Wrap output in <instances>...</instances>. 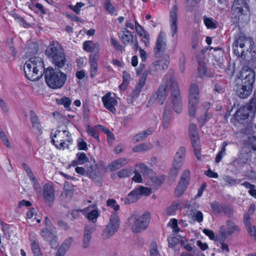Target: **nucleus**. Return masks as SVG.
I'll return each instance as SVG.
<instances>
[{
  "label": "nucleus",
  "instance_id": "22",
  "mask_svg": "<svg viewBox=\"0 0 256 256\" xmlns=\"http://www.w3.org/2000/svg\"><path fill=\"white\" fill-rule=\"evenodd\" d=\"M22 168L26 172L28 176L29 177L30 180L32 184L34 189L35 190L36 192L38 194H40L42 192L40 186L38 182L37 179L34 175L30 168L26 164H22Z\"/></svg>",
  "mask_w": 256,
  "mask_h": 256
},
{
  "label": "nucleus",
  "instance_id": "41",
  "mask_svg": "<svg viewBox=\"0 0 256 256\" xmlns=\"http://www.w3.org/2000/svg\"><path fill=\"white\" fill-rule=\"evenodd\" d=\"M227 145H228L227 142H222V148L217 154L216 159H215V162L216 163H218L222 160L223 156H224L226 154V148L227 146Z\"/></svg>",
  "mask_w": 256,
  "mask_h": 256
},
{
  "label": "nucleus",
  "instance_id": "25",
  "mask_svg": "<svg viewBox=\"0 0 256 256\" xmlns=\"http://www.w3.org/2000/svg\"><path fill=\"white\" fill-rule=\"evenodd\" d=\"M172 116V112L170 110V106L168 105V102L164 110L162 117V124L164 128H169Z\"/></svg>",
  "mask_w": 256,
  "mask_h": 256
},
{
  "label": "nucleus",
  "instance_id": "40",
  "mask_svg": "<svg viewBox=\"0 0 256 256\" xmlns=\"http://www.w3.org/2000/svg\"><path fill=\"white\" fill-rule=\"evenodd\" d=\"M100 216V212L97 209H94L90 210V212L88 213L86 218L88 220L95 222L96 221L98 218Z\"/></svg>",
  "mask_w": 256,
  "mask_h": 256
},
{
  "label": "nucleus",
  "instance_id": "26",
  "mask_svg": "<svg viewBox=\"0 0 256 256\" xmlns=\"http://www.w3.org/2000/svg\"><path fill=\"white\" fill-rule=\"evenodd\" d=\"M250 218L248 214H244V222L248 234L256 241V226L252 225Z\"/></svg>",
  "mask_w": 256,
  "mask_h": 256
},
{
  "label": "nucleus",
  "instance_id": "51",
  "mask_svg": "<svg viewBox=\"0 0 256 256\" xmlns=\"http://www.w3.org/2000/svg\"><path fill=\"white\" fill-rule=\"evenodd\" d=\"M106 206L112 208L114 210V212L118 211L120 208V206L116 203V201L114 199H108L106 202Z\"/></svg>",
  "mask_w": 256,
  "mask_h": 256
},
{
  "label": "nucleus",
  "instance_id": "43",
  "mask_svg": "<svg viewBox=\"0 0 256 256\" xmlns=\"http://www.w3.org/2000/svg\"><path fill=\"white\" fill-rule=\"evenodd\" d=\"M96 207V206L95 205H92V206H88L87 208L83 209V210H74L72 212V216L73 218L74 219H76V218H78L80 216V212H84L86 211H88V210H90V208H95Z\"/></svg>",
  "mask_w": 256,
  "mask_h": 256
},
{
  "label": "nucleus",
  "instance_id": "23",
  "mask_svg": "<svg viewBox=\"0 0 256 256\" xmlns=\"http://www.w3.org/2000/svg\"><path fill=\"white\" fill-rule=\"evenodd\" d=\"M103 170L102 166H99L98 164L90 165L88 167V174L93 180L99 181L101 179V173Z\"/></svg>",
  "mask_w": 256,
  "mask_h": 256
},
{
  "label": "nucleus",
  "instance_id": "20",
  "mask_svg": "<svg viewBox=\"0 0 256 256\" xmlns=\"http://www.w3.org/2000/svg\"><path fill=\"white\" fill-rule=\"evenodd\" d=\"M232 10L234 12L240 14H246L249 12L248 6L244 0H234Z\"/></svg>",
  "mask_w": 256,
  "mask_h": 256
},
{
  "label": "nucleus",
  "instance_id": "42",
  "mask_svg": "<svg viewBox=\"0 0 256 256\" xmlns=\"http://www.w3.org/2000/svg\"><path fill=\"white\" fill-rule=\"evenodd\" d=\"M179 204L177 202H174L170 206L166 209V214L168 216H172L175 214L176 210L178 209Z\"/></svg>",
  "mask_w": 256,
  "mask_h": 256
},
{
  "label": "nucleus",
  "instance_id": "17",
  "mask_svg": "<svg viewBox=\"0 0 256 256\" xmlns=\"http://www.w3.org/2000/svg\"><path fill=\"white\" fill-rule=\"evenodd\" d=\"M166 47V34L161 32L156 40L154 52L156 57H160L164 52Z\"/></svg>",
  "mask_w": 256,
  "mask_h": 256
},
{
  "label": "nucleus",
  "instance_id": "9",
  "mask_svg": "<svg viewBox=\"0 0 256 256\" xmlns=\"http://www.w3.org/2000/svg\"><path fill=\"white\" fill-rule=\"evenodd\" d=\"M120 227V218L117 213L112 214L108 223L104 230L102 236L108 239L114 235L118 230Z\"/></svg>",
  "mask_w": 256,
  "mask_h": 256
},
{
  "label": "nucleus",
  "instance_id": "38",
  "mask_svg": "<svg viewBox=\"0 0 256 256\" xmlns=\"http://www.w3.org/2000/svg\"><path fill=\"white\" fill-rule=\"evenodd\" d=\"M212 210L215 214H219L223 212L224 206L216 201L210 203Z\"/></svg>",
  "mask_w": 256,
  "mask_h": 256
},
{
  "label": "nucleus",
  "instance_id": "29",
  "mask_svg": "<svg viewBox=\"0 0 256 256\" xmlns=\"http://www.w3.org/2000/svg\"><path fill=\"white\" fill-rule=\"evenodd\" d=\"M128 162L126 158H120L112 162L109 165V168L111 171H114L124 166Z\"/></svg>",
  "mask_w": 256,
  "mask_h": 256
},
{
  "label": "nucleus",
  "instance_id": "18",
  "mask_svg": "<svg viewBox=\"0 0 256 256\" xmlns=\"http://www.w3.org/2000/svg\"><path fill=\"white\" fill-rule=\"evenodd\" d=\"M104 107L112 114H116V110L115 106L118 104L117 100L112 96L110 92L106 93L102 98Z\"/></svg>",
  "mask_w": 256,
  "mask_h": 256
},
{
  "label": "nucleus",
  "instance_id": "27",
  "mask_svg": "<svg viewBox=\"0 0 256 256\" xmlns=\"http://www.w3.org/2000/svg\"><path fill=\"white\" fill-rule=\"evenodd\" d=\"M99 58V55L98 54H92L90 57V73L91 78H94L97 74L98 72V62Z\"/></svg>",
  "mask_w": 256,
  "mask_h": 256
},
{
  "label": "nucleus",
  "instance_id": "52",
  "mask_svg": "<svg viewBox=\"0 0 256 256\" xmlns=\"http://www.w3.org/2000/svg\"><path fill=\"white\" fill-rule=\"evenodd\" d=\"M148 74V72L146 70L143 72L142 76L138 80V82L136 85V86L140 88H143L147 78Z\"/></svg>",
  "mask_w": 256,
  "mask_h": 256
},
{
  "label": "nucleus",
  "instance_id": "48",
  "mask_svg": "<svg viewBox=\"0 0 256 256\" xmlns=\"http://www.w3.org/2000/svg\"><path fill=\"white\" fill-rule=\"evenodd\" d=\"M136 170L138 172V171L140 173H142L144 175L148 174L150 171V170L144 164L142 163L136 164Z\"/></svg>",
  "mask_w": 256,
  "mask_h": 256
},
{
  "label": "nucleus",
  "instance_id": "44",
  "mask_svg": "<svg viewBox=\"0 0 256 256\" xmlns=\"http://www.w3.org/2000/svg\"><path fill=\"white\" fill-rule=\"evenodd\" d=\"M41 234L43 238L47 241L50 240L52 238H54L56 235L47 228H44L41 231Z\"/></svg>",
  "mask_w": 256,
  "mask_h": 256
},
{
  "label": "nucleus",
  "instance_id": "62",
  "mask_svg": "<svg viewBox=\"0 0 256 256\" xmlns=\"http://www.w3.org/2000/svg\"><path fill=\"white\" fill-rule=\"evenodd\" d=\"M104 8L111 14L116 13V10L114 6L110 2H106L104 4Z\"/></svg>",
  "mask_w": 256,
  "mask_h": 256
},
{
  "label": "nucleus",
  "instance_id": "6",
  "mask_svg": "<svg viewBox=\"0 0 256 256\" xmlns=\"http://www.w3.org/2000/svg\"><path fill=\"white\" fill-rule=\"evenodd\" d=\"M128 220L132 232L138 233L148 227L150 222V214L147 212L141 216L134 214L128 218Z\"/></svg>",
  "mask_w": 256,
  "mask_h": 256
},
{
  "label": "nucleus",
  "instance_id": "36",
  "mask_svg": "<svg viewBox=\"0 0 256 256\" xmlns=\"http://www.w3.org/2000/svg\"><path fill=\"white\" fill-rule=\"evenodd\" d=\"M30 118L33 128L39 132L40 131L42 130L41 124L37 116L32 110L30 112Z\"/></svg>",
  "mask_w": 256,
  "mask_h": 256
},
{
  "label": "nucleus",
  "instance_id": "59",
  "mask_svg": "<svg viewBox=\"0 0 256 256\" xmlns=\"http://www.w3.org/2000/svg\"><path fill=\"white\" fill-rule=\"evenodd\" d=\"M195 155L198 160H200L201 155L200 152V142L192 144Z\"/></svg>",
  "mask_w": 256,
  "mask_h": 256
},
{
  "label": "nucleus",
  "instance_id": "45",
  "mask_svg": "<svg viewBox=\"0 0 256 256\" xmlns=\"http://www.w3.org/2000/svg\"><path fill=\"white\" fill-rule=\"evenodd\" d=\"M212 114L210 113L206 112L204 114L202 115L198 120L200 124L202 126H204L206 122H208L212 118Z\"/></svg>",
  "mask_w": 256,
  "mask_h": 256
},
{
  "label": "nucleus",
  "instance_id": "12",
  "mask_svg": "<svg viewBox=\"0 0 256 256\" xmlns=\"http://www.w3.org/2000/svg\"><path fill=\"white\" fill-rule=\"evenodd\" d=\"M186 154V150L184 147H180L178 148L174 160L172 164V167L170 170V174L174 176H176L181 169Z\"/></svg>",
  "mask_w": 256,
  "mask_h": 256
},
{
  "label": "nucleus",
  "instance_id": "61",
  "mask_svg": "<svg viewBox=\"0 0 256 256\" xmlns=\"http://www.w3.org/2000/svg\"><path fill=\"white\" fill-rule=\"evenodd\" d=\"M138 34L140 36L145 38L146 40L149 39V35L146 33L142 26H139L138 28L136 30Z\"/></svg>",
  "mask_w": 256,
  "mask_h": 256
},
{
  "label": "nucleus",
  "instance_id": "46",
  "mask_svg": "<svg viewBox=\"0 0 256 256\" xmlns=\"http://www.w3.org/2000/svg\"><path fill=\"white\" fill-rule=\"evenodd\" d=\"M132 172V168H124L118 172V176L120 178H125L131 176Z\"/></svg>",
  "mask_w": 256,
  "mask_h": 256
},
{
  "label": "nucleus",
  "instance_id": "30",
  "mask_svg": "<svg viewBox=\"0 0 256 256\" xmlns=\"http://www.w3.org/2000/svg\"><path fill=\"white\" fill-rule=\"evenodd\" d=\"M189 133L192 144L200 142L197 126L196 124H190Z\"/></svg>",
  "mask_w": 256,
  "mask_h": 256
},
{
  "label": "nucleus",
  "instance_id": "50",
  "mask_svg": "<svg viewBox=\"0 0 256 256\" xmlns=\"http://www.w3.org/2000/svg\"><path fill=\"white\" fill-rule=\"evenodd\" d=\"M76 158L79 164H84L88 161V158L84 152H78Z\"/></svg>",
  "mask_w": 256,
  "mask_h": 256
},
{
  "label": "nucleus",
  "instance_id": "49",
  "mask_svg": "<svg viewBox=\"0 0 256 256\" xmlns=\"http://www.w3.org/2000/svg\"><path fill=\"white\" fill-rule=\"evenodd\" d=\"M136 189L138 191L140 196H148L152 193L151 190L147 187L139 186L136 188Z\"/></svg>",
  "mask_w": 256,
  "mask_h": 256
},
{
  "label": "nucleus",
  "instance_id": "21",
  "mask_svg": "<svg viewBox=\"0 0 256 256\" xmlns=\"http://www.w3.org/2000/svg\"><path fill=\"white\" fill-rule=\"evenodd\" d=\"M252 86H248L238 82L235 86L236 95L241 98H247L251 94Z\"/></svg>",
  "mask_w": 256,
  "mask_h": 256
},
{
  "label": "nucleus",
  "instance_id": "1",
  "mask_svg": "<svg viewBox=\"0 0 256 256\" xmlns=\"http://www.w3.org/2000/svg\"><path fill=\"white\" fill-rule=\"evenodd\" d=\"M24 72L26 78L34 81L40 79L44 72L42 60L40 57H34L26 62Z\"/></svg>",
  "mask_w": 256,
  "mask_h": 256
},
{
  "label": "nucleus",
  "instance_id": "47",
  "mask_svg": "<svg viewBox=\"0 0 256 256\" xmlns=\"http://www.w3.org/2000/svg\"><path fill=\"white\" fill-rule=\"evenodd\" d=\"M246 154H240L239 155L238 158L234 161V162L237 164L239 166H242L246 164L248 160Z\"/></svg>",
  "mask_w": 256,
  "mask_h": 256
},
{
  "label": "nucleus",
  "instance_id": "31",
  "mask_svg": "<svg viewBox=\"0 0 256 256\" xmlns=\"http://www.w3.org/2000/svg\"><path fill=\"white\" fill-rule=\"evenodd\" d=\"M154 132V129L152 128H150L144 131L140 132L136 134L133 138V140L137 142L145 139L148 136L152 134Z\"/></svg>",
  "mask_w": 256,
  "mask_h": 256
},
{
  "label": "nucleus",
  "instance_id": "53",
  "mask_svg": "<svg viewBox=\"0 0 256 256\" xmlns=\"http://www.w3.org/2000/svg\"><path fill=\"white\" fill-rule=\"evenodd\" d=\"M87 132L90 136L94 137L96 140L98 141H100L99 136H98V132L96 130L95 128H92L88 126Z\"/></svg>",
  "mask_w": 256,
  "mask_h": 256
},
{
  "label": "nucleus",
  "instance_id": "4",
  "mask_svg": "<svg viewBox=\"0 0 256 256\" xmlns=\"http://www.w3.org/2000/svg\"><path fill=\"white\" fill-rule=\"evenodd\" d=\"M173 82H177L176 78L172 76L167 74L163 78L161 85L156 94V101L158 104H164L168 94L169 90H171V92L174 90L172 86Z\"/></svg>",
  "mask_w": 256,
  "mask_h": 256
},
{
  "label": "nucleus",
  "instance_id": "14",
  "mask_svg": "<svg viewBox=\"0 0 256 256\" xmlns=\"http://www.w3.org/2000/svg\"><path fill=\"white\" fill-rule=\"evenodd\" d=\"M190 180V170L188 169L184 170L175 190V194L177 196H180L183 194L188 187Z\"/></svg>",
  "mask_w": 256,
  "mask_h": 256
},
{
  "label": "nucleus",
  "instance_id": "58",
  "mask_svg": "<svg viewBox=\"0 0 256 256\" xmlns=\"http://www.w3.org/2000/svg\"><path fill=\"white\" fill-rule=\"evenodd\" d=\"M112 44L118 51L121 52L124 51V48L121 46L120 43L114 38H111L110 39Z\"/></svg>",
  "mask_w": 256,
  "mask_h": 256
},
{
  "label": "nucleus",
  "instance_id": "35",
  "mask_svg": "<svg viewBox=\"0 0 256 256\" xmlns=\"http://www.w3.org/2000/svg\"><path fill=\"white\" fill-rule=\"evenodd\" d=\"M152 148V144L149 142L142 143L138 144L132 149L134 152H142L148 150Z\"/></svg>",
  "mask_w": 256,
  "mask_h": 256
},
{
  "label": "nucleus",
  "instance_id": "39",
  "mask_svg": "<svg viewBox=\"0 0 256 256\" xmlns=\"http://www.w3.org/2000/svg\"><path fill=\"white\" fill-rule=\"evenodd\" d=\"M68 184V182H65L64 184V192L62 194V196L63 198L65 199L66 201H68L71 199L74 193L72 188H66V185Z\"/></svg>",
  "mask_w": 256,
  "mask_h": 256
},
{
  "label": "nucleus",
  "instance_id": "2",
  "mask_svg": "<svg viewBox=\"0 0 256 256\" xmlns=\"http://www.w3.org/2000/svg\"><path fill=\"white\" fill-rule=\"evenodd\" d=\"M66 78V74L58 70L48 68L45 71L46 82L52 88H61L64 84Z\"/></svg>",
  "mask_w": 256,
  "mask_h": 256
},
{
  "label": "nucleus",
  "instance_id": "10",
  "mask_svg": "<svg viewBox=\"0 0 256 256\" xmlns=\"http://www.w3.org/2000/svg\"><path fill=\"white\" fill-rule=\"evenodd\" d=\"M240 230L239 226L230 220L226 222V226H222L220 228V234L222 238L224 240H225L228 236L233 234L238 235Z\"/></svg>",
  "mask_w": 256,
  "mask_h": 256
},
{
  "label": "nucleus",
  "instance_id": "28",
  "mask_svg": "<svg viewBox=\"0 0 256 256\" xmlns=\"http://www.w3.org/2000/svg\"><path fill=\"white\" fill-rule=\"evenodd\" d=\"M250 112L248 108L246 107L240 108L234 115V118L239 122L242 123L246 120L249 116Z\"/></svg>",
  "mask_w": 256,
  "mask_h": 256
},
{
  "label": "nucleus",
  "instance_id": "3",
  "mask_svg": "<svg viewBox=\"0 0 256 256\" xmlns=\"http://www.w3.org/2000/svg\"><path fill=\"white\" fill-rule=\"evenodd\" d=\"M46 54L52 60V64L58 68H62L66 62L64 50L58 44H50L46 50Z\"/></svg>",
  "mask_w": 256,
  "mask_h": 256
},
{
  "label": "nucleus",
  "instance_id": "33",
  "mask_svg": "<svg viewBox=\"0 0 256 256\" xmlns=\"http://www.w3.org/2000/svg\"><path fill=\"white\" fill-rule=\"evenodd\" d=\"M204 23L208 29H216L218 27V22L211 17L204 16L202 18Z\"/></svg>",
  "mask_w": 256,
  "mask_h": 256
},
{
  "label": "nucleus",
  "instance_id": "19",
  "mask_svg": "<svg viewBox=\"0 0 256 256\" xmlns=\"http://www.w3.org/2000/svg\"><path fill=\"white\" fill-rule=\"evenodd\" d=\"M178 9L176 5L173 6L170 11V24L172 36L174 37L178 32Z\"/></svg>",
  "mask_w": 256,
  "mask_h": 256
},
{
  "label": "nucleus",
  "instance_id": "5",
  "mask_svg": "<svg viewBox=\"0 0 256 256\" xmlns=\"http://www.w3.org/2000/svg\"><path fill=\"white\" fill-rule=\"evenodd\" d=\"M254 46V42L252 38L242 36L238 38H235L232 48L236 56L242 57L246 51L251 52Z\"/></svg>",
  "mask_w": 256,
  "mask_h": 256
},
{
  "label": "nucleus",
  "instance_id": "32",
  "mask_svg": "<svg viewBox=\"0 0 256 256\" xmlns=\"http://www.w3.org/2000/svg\"><path fill=\"white\" fill-rule=\"evenodd\" d=\"M122 34L120 37V39L122 43L125 46L131 43L132 40L134 39L135 36H134L126 28H124L122 31Z\"/></svg>",
  "mask_w": 256,
  "mask_h": 256
},
{
  "label": "nucleus",
  "instance_id": "64",
  "mask_svg": "<svg viewBox=\"0 0 256 256\" xmlns=\"http://www.w3.org/2000/svg\"><path fill=\"white\" fill-rule=\"evenodd\" d=\"M248 110V112H254L256 110V100L252 99L251 100L247 106H246Z\"/></svg>",
  "mask_w": 256,
  "mask_h": 256
},
{
  "label": "nucleus",
  "instance_id": "13",
  "mask_svg": "<svg viewBox=\"0 0 256 256\" xmlns=\"http://www.w3.org/2000/svg\"><path fill=\"white\" fill-rule=\"evenodd\" d=\"M168 64L169 57L168 56H164L162 58L152 62L149 66V74L153 76L158 74L166 70Z\"/></svg>",
  "mask_w": 256,
  "mask_h": 256
},
{
  "label": "nucleus",
  "instance_id": "55",
  "mask_svg": "<svg viewBox=\"0 0 256 256\" xmlns=\"http://www.w3.org/2000/svg\"><path fill=\"white\" fill-rule=\"evenodd\" d=\"M84 6L82 2H77L75 6L70 5L68 7L78 14H80V8Z\"/></svg>",
  "mask_w": 256,
  "mask_h": 256
},
{
  "label": "nucleus",
  "instance_id": "7",
  "mask_svg": "<svg viewBox=\"0 0 256 256\" xmlns=\"http://www.w3.org/2000/svg\"><path fill=\"white\" fill-rule=\"evenodd\" d=\"M199 87L197 84H192L188 90V112L193 117L195 116L199 100Z\"/></svg>",
  "mask_w": 256,
  "mask_h": 256
},
{
  "label": "nucleus",
  "instance_id": "16",
  "mask_svg": "<svg viewBox=\"0 0 256 256\" xmlns=\"http://www.w3.org/2000/svg\"><path fill=\"white\" fill-rule=\"evenodd\" d=\"M42 196L45 204L52 206L55 199V191L54 187L50 184H46L42 188Z\"/></svg>",
  "mask_w": 256,
  "mask_h": 256
},
{
  "label": "nucleus",
  "instance_id": "60",
  "mask_svg": "<svg viewBox=\"0 0 256 256\" xmlns=\"http://www.w3.org/2000/svg\"><path fill=\"white\" fill-rule=\"evenodd\" d=\"M58 104H63L66 108H68L71 104V100L67 97H63L59 100Z\"/></svg>",
  "mask_w": 256,
  "mask_h": 256
},
{
  "label": "nucleus",
  "instance_id": "34",
  "mask_svg": "<svg viewBox=\"0 0 256 256\" xmlns=\"http://www.w3.org/2000/svg\"><path fill=\"white\" fill-rule=\"evenodd\" d=\"M140 197L138 191L135 188L126 196L125 202L129 204L134 203L139 200Z\"/></svg>",
  "mask_w": 256,
  "mask_h": 256
},
{
  "label": "nucleus",
  "instance_id": "15",
  "mask_svg": "<svg viewBox=\"0 0 256 256\" xmlns=\"http://www.w3.org/2000/svg\"><path fill=\"white\" fill-rule=\"evenodd\" d=\"M172 86L174 90L172 92L171 98L173 104L174 110L176 112L180 114L182 110V104L179 86L178 82H174Z\"/></svg>",
  "mask_w": 256,
  "mask_h": 256
},
{
  "label": "nucleus",
  "instance_id": "63",
  "mask_svg": "<svg viewBox=\"0 0 256 256\" xmlns=\"http://www.w3.org/2000/svg\"><path fill=\"white\" fill-rule=\"evenodd\" d=\"M92 41H86L83 44V48L85 51L90 52L92 48Z\"/></svg>",
  "mask_w": 256,
  "mask_h": 256
},
{
  "label": "nucleus",
  "instance_id": "54",
  "mask_svg": "<svg viewBox=\"0 0 256 256\" xmlns=\"http://www.w3.org/2000/svg\"><path fill=\"white\" fill-rule=\"evenodd\" d=\"M150 256H160L158 249V246L156 242L152 243L150 250Z\"/></svg>",
  "mask_w": 256,
  "mask_h": 256
},
{
  "label": "nucleus",
  "instance_id": "24",
  "mask_svg": "<svg viewBox=\"0 0 256 256\" xmlns=\"http://www.w3.org/2000/svg\"><path fill=\"white\" fill-rule=\"evenodd\" d=\"M30 242L31 248L34 256H42L38 238L34 232L30 234Z\"/></svg>",
  "mask_w": 256,
  "mask_h": 256
},
{
  "label": "nucleus",
  "instance_id": "37",
  "mask_svg": "<svg viewBox=\"0 0 256 256\" xmlns=\"http://www.w3.org/2000/svg\"><path fill=\"white\" fill-rule=\"evenodd\" d=\"M72 242V238H69L66 240L61 244L58 250L61 252L62 254H65L66 252L69 249Z\"/></svg>",
  "mask_w": 256,
  "mask_h": 256
},
{
  "label": "nucleus",
  "instance_id": "8",
  "mask_svg": "<svg viewBox=\"0 0 256 256\" xmlns=\"http://www.w3.org/2000/svg\"><path fill=\"white\" fill-rule=\"evenodd\" d=\"M52 142L56 148L64 150L66 147V142L72 140L70 134L66 130H56L51 134Z\"/></svg>",
  "mask_w": 256,
  "mask_h": 256
},
{
  "label": "nucleus",
  "instance_id": "11",
  "mask_svg": "<svg viewBox=\"0 0 256 256\" xmlns=\"http://www.w3.org/2000/svg\"><path fill=\"white\" fill-rule=\"evenodd\" d=\"M255 72L248 66H244L240 72L238 82L252 86L255 81Z\"/></svg>",
  "mask_w": 256,
  "mask_h": 256
},
{
  "label": "nucleus",
  "instance_id": "56",
  "mask_svg": "<svg viewBox=\"0 0 256 256\" xmlns=\"http://www.w3.org/2000/svg\"><path fill=\"white\" fill-rule=\"evenodd\" d=\"M224 180L226 182L227 184L230 186H234L239 183L240 180L234 179L232 176H225L224 178Z\"/></svg>",
  "mask_w": 256,
  "mask_h": 256
},
{
  "label": "nucleus",
  "instance_id": "57",
  "mask_svg": "<svg viewBox=\"0 0 256 256\" xmlns=\"http://www.w3.org/2000/svg\"><path fill=\"white\" fill-rule=\"evenodd\" d=\"M92 238V234L84 232L83 238V247L86 248L88 247L90 239Z\"/></svg>",
  "mask_w": 256,
  "mask_h": 256
}]
</instances>
